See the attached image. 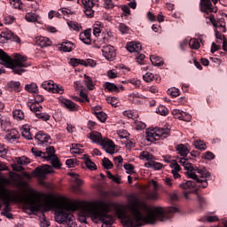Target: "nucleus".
I'll use <instances>...</instances> for the list:
<instances>
[{"mask_svg":"<svg viewBox=\"0 0 227 227\" xmlns=\"http://www.w3.org/2000/svg\"><path fill=\"white\" fill-rule=\"evenodd\" d=\"M128 208L133 218L127 215L124 210L117 212L119 219H123L129 227L143 226L142 223L155 224V223H166L171 219V214L176 212V207H150L146 202L137 198L132 199Z\"/></svg>","mask_w":227,"mask_h":227,"instance_id":"1","label":"nucleus"},{"mask_svg":"<svg viewBox=\"0 0 227 227\" xmlns=\"http://www.w3.org/2000/svg\"><path fill=\"white\" fill-rule=\"evenodd\" d=\"M20 200L32 214H35V212H49L51 207L55 208V221L59 224L70 223L74 219V215L70 212H75L78 208L75 201L65 198L46 200L43 203L35 192L20 196Z\"/></svg>","mask_w":227,"mask_h":227,"instance_id":"2","label":"nucleus"},{"mask_svg":"<svg viewBox=\"0 0 227 227\" xmlns=\"http://www.w3.org/2000/svg\"><path fill=\"white\" fill-rule=\"evenodd\" d=\"M83 212H85L86 215H90L94 223L101 221L106 226H112L114 223L113 215H108L109 206L103 200L85 203L83 205Z\"/></svg>","mask_w":227,"mask_h":227,"instance_id":"3","label":"nucleus"},{"mask_svg":"<svg viewBox=\"0 0 227 227\" xmlns=\"http://www.w3.org/2000/svg\"><path fill=\"white\" fill-rule=\"evenodd\" d=\"M0 61L2 65L6 67L7 68H12L13 74H16L18 75H22L24 72H26V69L30 65L26 62L27 61V57L24 55H20L19 53H16L14 55V59H12L4 51L0 49Z\"/></svg>","mask_w":227,"mask_h":227,"instance_id":"4","label":"nucleus"},{"mask_svg":"<svg viewBox=\"0 0 227 227\" xmlns=\"http://www.w3.org/2000/svg\"><path fill=\"white\" fill-rule=\"evenodd\" d=\"M179 162L182 164V166H184V169H186V175L188 178L196 180L197 184H200L202 189L208 187V178H210V172L207 171L205 168L200 169L198 167H194L185 158H182Z\"/></svg>","mask_w":227,"mask_h":227,"instance_id":"5","label":"nucleus"},{"mask_svg":"<svg viewBox=\"0 0 227 227\" xmlns=\"http://www.w3.org/2000/svg\"><path fill=\"white\" fill-rule=\"evenodd\" d=\"M32 153L38 159H44L47 162H51L52 168L59 169L61 163L59 159L56 156V150L54 146H49L46 148V152H42L35 147H32Z\"/></svg>","mask_w":227,"mask_h":227,"instance_id":"6","label":"nucleus"},{"mask_svg":"<svg viewBox=\"0 0 227 227\" xmlns=\"http://www.w3.org/2000/svg\"><path fill=\"white\" fill-rule=\"evenodd\" d=\"M145 134L147 141L153 143V141H160V139L169 137L170 131L168 129L149 128L146 129Z\"/></svg>","mask_w":227,"mask_h":227,"instance_id":"7","label":"nucleus"},{"mask_svg":"<svg viewBox=\"0 0 227 227\" xmlns=\"http://www.w3.org/2000/svg\"><path fill=\"white\" fill-rule=\"evenodd\" d=\"M0 200L4 205L3 211L10 212V202L12 201V192L6 186L0 184ZM3 208V204L0 202V209Z\"/></svg>","mask_w":227,"mask_h":227,"instance_id":"8","label":"nucleus"},{"mask_svg":"<svg viewBox=\"0 0 227 227\" xmlns=\"http://www.w3.org/2000/svg\"><path fill=\"white\" fill-rule=\"evenodd\" d=\"M206 19H208V21H207V24L211 23L212 26L215 27V29H217V31H222L223 33H226V21L224 20V18H220L216 20L214 15H210V16H207Z\"/></svg>","mask_w":227,"mask_h":227,"instance_id":"9","label":"nucleus"},{"mask_svg":"<svg viewBox=\"0 0 227 227\" xmlns=\"http://www.w3.org/2000/svg\"><path fill=\"white\" fill-rule=\"evenodd\" d=\"M35 141L36 145H38L39 146H43V148L49 146V145L52 143V141L51 140V137L45 134L43 131H39L35 136Z\"/></svg>","mask_w":227,"mask_h":227,"instance_id":"10","label":"nucleus"},{"mask_svg":"<svg viewBox=\"0 0 227 227\" xmlns=\"http://www.w3.org/2000/svg\"><path fill=\"white\" fill-rule=\"evenodd\" d=\"M51 173H54V168L50 165L37 167L34 171V175L37 176V178H45L46 175Z\"/></svg>","mask_w":227,"mask_h":227,"instance_id":"11","label":"nucleus"},{"mask_svg":"<svg viewBox=\"0 0 227 227\" xmlns=\"http://www.w3.org/2000/svg\"><path fill=\"white\" fill-rule=\"evenodd\" d=\"M95 3H98V0H82V4L84 7V13L87 17H94L95 11H93V6Z\"/></svg>","mask_w":227,"mask_h":227,"instance_id":"12","label":"nucleus"},{"mask_svg":"<svg viewBox=\"0 0 227 227\" xmlns=\"http://www.w3.org/2000/svg\"><path fill=\"white\" fill-rule=\"evenodd\" d=\"M101 51L104 58H106V59H107L108 61H113V59L116 58V51L112 45L104 46Z\"/></svg>","mask_w":227,"mask_h":227,"instance_id":"13","label":"nucleus"},{"mask_svg":"<svg viewBox=\"0 0 227 227\" xmlns=\"http://www.w3.org/2000/svg\"><path fill=\"white\" fill-rule=\"evenodd\" d=\"M59 102L61 104V106L66 107V109H67V111H71L72 113H74L75 111H79V106H77V104L74 103L70 99L60 98Z\"/></svg>","mask_w":227,"mask_h":227,"instance_id":"14","label":"nucleus"},{"mask_svg":"<svg viewBox=\"0 0 227 227\" xmlns=\"http://www.w3.org/2000/svg\"><path fill=\"white\" fill-rule=\"evenodd\" d=\"M100 145L103 150L106 152V153H110L111 155L114 153L115 145L113 140H110L109 138H105Z\"/></svg>","mask_w":227,"mask_h":227,"instance_id":"15","label":"nucleus"},{"mask_svg":"<svg viewBox=\"0 0 227 227\" xmlns=\"http://www.w3.org/2000/svg\"><path fill=\"white\" fill-rule=\"evenodd\" d=\"M12 180V184L15 187H27V182L24 181L22 179V176H20V174H14V176H11Z\"/></svg>","mask_w":227,"mask_h":227,"instance_id":"16","label":"nucleus"},{"mask_svg":"<svg viewBox=\"0 0 227 227\" xmlns=\"http://www.w3.org/2000/svg\"><path fill=\"white\" fill-rule=\"evenodd\" d=\"M27 22L42 24V17L36 12H27L25 15Z\"/></svg>","mask_w":227,"mask_h":227,"instance_id":"17","label":"nucleus"},{"mask_svg":"<svg viewBox=\"0 0 227 227\" xmlns=\"http://www.w3.org/2000/svg\"><path fill=\"white\" fill-rule=\"evenodd\" d=\"M200 11L207 15L212 13V12H214L212 2H210V0H200Z\"/></svg>","mask_w":227,"mask_h":227,"instance_id":"18","label":"nucleus"},{"mask_svg":"<svg viewBox=\"0 0 227 227\" xmlns=\"http://www.w3.org/2000/svg\"><path fill=\"white\" fill-rule=\"evenodd\" d=\"M35 43L38 47H51L52 43L49 37L39 35L35 37Z\"/></svg>","mask_w":227,"mask_h":227,"instance_id":"19","label":"nucleus"},{"mask_svg":"<svg viewBox=\"0 0 227 227\" xmlns=\"http://www.w3.org/2000/svg\"><path fill=\"white\" fill-rule=\"evenodd\" d=\"M13 36V32L8 28L4 29L0 33V43H6L8 40H12Z\"/></svg>","mask_w":227,"mask_h":227,"instance_id":"20","label":"nucleus"},{"mask_svg":"<svg viewBox=\"0 0 227 227\" xmlns=\"http://www.w3.org/2000/svg\"><path fill=\"white\" fill-rule=\"evenodd\" d=\"M80 40L86 45L91 43V29H86L83 32L80 33Z\"/></svg>","mask_w":227,"mask_h":227,"instance_id":"21","label":"nucleus"},{"mask_svg":"<svg viewBox=\"0 0 227 227\" xmlns=\"http://www.w3.org/2000/svg\"><path fill=\"white\" fill-rule=\"evenodd\" d=\"M126 49L129 52H141L143 46L141 43L130 42L127 43Z\"/></svg>","mask_w":227,"mask_h":227,"instance_id":"22","label":"nucleus"},{"mask_svg":"<svg viewBox=\"0 0 227 227\" xmlns=\"http://www.w3.org/2000/svg\"><path fill=\"white\" fill-rule=\"evenodd\" d=\"M169 167L171 168V173L173 175L174 180H178V178H180V170L182 169L180 168V165H178V162L176 161H172V163L169 165Z\"/></svg>","mask_w":227,"mask_h":227,"instance_id":"23","label":"nucleus"},{"mask_svg":"<svg viewBox=\"0 0 227 227\" xmlns=\"http://www.w3.org/2000/svg\"><path fill=\"white\" fill-rule=\"evenodd\" d=\"M21 136L27 141H31V139H33V135H31V127L28 124H25L21 127Z\"/></svg>","mask_w":227,"mask_h":227,"instance_id":"24","label":"nucleus"},{"mask_svg":"<svg viewBox=\"0 0 227 227\" xmlns=\"http://www.w3.org/2000/svg\"><path fill=\"white\" fill-rule=\"evenodd\" d=\"M194 181H186L184 183H181L179 184L180 189H194V187H196V185H198V187H203V186H200L201 185V184L198 183V181H196L195 179H193Z\"/></svg>","mask_w":227,"mask_h":227,"instance_id":"25","label":"nucleus"},{"mask_svg":"<svg viewBox=\"0 0 227 227\" xmlns=\"http://www.w3.org/2000/svg\"><path fill=\"white\" fill-rule=\"evenodd\" d=\"M89 138L92 143H96L97 145H101L104 138H102V134L98 131H92L90 133Z\"/></svg>","mask_w":227,"mask_h":227,"instance_id":"26","label":"nucleus"},{"mask_svg":"<svg viewBox=\"0 0 227 227\" xmlns=\"http://www.w3.org/2000/svg\"><path fill=\"white\" fill-rule=\"evenodd\" d=\"M59 49L63 52H72L75 49V44L70 41H66L60 44Z\"/></svg>","mask_w":227,"mask_h":227,"instance_id":"27","label":"nucleus"},{"mask_svg":"<svg viewBox=\"0 0 227 227\" xmlns=\"http://www.w3.org/2000/svg\"><path fill=\"white\" fill-rule=\"evenodd\" d=\"M84 84H85L86 88L91 91V90H95V86H96L97 82L95 81H93V78H91L88 74H84Z\"/></svg>","mask_w":227,"mask_h":227,"instance_id":"28","label":"nucleus"},{"mask_svg":"<svg viewBox=\"0 0 227 227\" xmlns=\"http://www.w3.org/2000/svg\"><path fill=\"white\" fill-rule=\"evenodd\" d=\"M143 79L145 82H152L155 79L156 82H160V76L158 74H153L152 73H146L145 74L143 75Z\"/></svg>","mask_w":227,"mask_h":227,"instance_id":"29","label":"nucleus"},{"mask_svg":"<svg viewBox=\"0 0 227 227\" xmlns=\"http://www.w3.org/2000/svg\"><path fill=\"white\" fill-rule=\"evenodd\" d=\"M176 152H178L179 155H181L182 157H187V155H189V148L184 145V144H180L178 145L176 147Z\"/></svg>","mask_w":227,"mask_h":227,"instance_id":"30","label":"nucleus"},{"mask_svg":"<svg viewBox=\"0 0 227 227\" xmlns=\"http://www.w3.org/2000/svg\"><path fill=\"white\" fill-rule=\"evenodd\" d=\"M19 131L15 129H12L8 131L6 135V138L10 141V143H13L16 139H19Z\"/></svg>","mask_w":227,"mask_h":227,"instance_id":"31","label":"nucleus"},{"mask_svg":"<svg viewBox=\"0 0 227 227\" xmlns=\"http://www.w3.org/2000/svg\"><path fill=\"white\" fill-rule=\"evenodd\" d=\"M41 88H43V90H45V91L52 93V90L54 89V82L52 80L44 81L41 84Z\"/></svg>","mask_w":227,"mask_h":227,"instance_id":"32","label":"nucleus"},{"mask_svg":"<svg viewBox=\"0 0 227 227\" xmlns=\"http://www.w3.org/2000/svg\"><path fill=\"white\" fill-rule=\"evenodd\" d=\"M12 126V123L10 122V118L6 116H2V119H0V127L2 130H6L10 129Z\"/></svg>","mask_w":227,"mask_h":227,"instance_id":"33","label":"nucleus"},{"mask_svg":"<svg viewBox=\"0 0 227 227\" xmlns=\"http://www.w3.org/2000/svg\"><path fill=\"white\" fill-rule=\"evenodd\" d=\"M105 90H107L108 91H112L113 93H120V88L116 86V84L106 82L104 84Z\"/></svg>","mask_w":227,"mask_h":227,"instance_id":"34","label":"nucleus"},{"mask_svg":"<svg viewBox=\"0 0 227 227\" xmlns=\"http://www.w3.org/2000/svg\"><path fill=\"white\" fill-rule=\"evenodd\" d=\"M145 200H151V201H157L159 200V192L153 191L145 192Z\"/></svg>","mask_w":227,"mask_h":227,"instance_id":"35","label":"nucleus"},{"mask_svg":"<svg viewBox=\"0 0 227 227\" xmlns=\"http://www.w3.org/2000/svg\"><path fill=\"white\" fill-rule=\"evenodd\" d=\"M67 26L71 29V31L79 32L82 28L81 24L77 23L76 21H67Z\"/></svg>","mask_w":227,"mask_h":227,"instance_id":"36","label":"nucleus"},{"mask_svg":"<svg viewBox=\"0 0 227 227\" xmlns=\"http://www.w3.org/2000/svg\"><path fill=\"white\" fill-rule=\"evenodd\" d=\"M84 158L86 168H88V169H90V171H95V169H97V165H95V162L90 160L88 155H84Z\"/></svg>","mask_w":227,"mask_h":227,"instance_id":"37","label":"nucleus"},{"mask_svg":"<svg viewBox=\"0 0 227 227\" xmlns=\"http://www.w3.org/2000/svg\"><path fill=\"white\" fill-rule=\"evenodd\" d=\"M26 91H28V93H38V85L35 82H32L30 84H27L25 86Z\"/></svg>","mask_w":227,"mask_h":227,"instance_id":"38","label":"nucleus"},{"mask_svg":"<svg viewBox=\"0 0 227 227\" xmlns=\"http://www.w3.org/2000/svg\"><path fill=\"white\" fill-rule=\"evenodd\" d=\"M150 59H151V62L153 63V65H154V67H160V66L164 65V62H162V59L160 57L152 55L150 57Z\"/></svg>","mask_w":227,"mask_h":227,"instance_id":"39","label":"nucleus"},{"mask_svg":"<svg viewBox=\"0 0 227 227\" xmlns=\"http://www.w3.org/2000/svg\"><path fill=\"white\" fill-rule=\"evenodd\" d=\"M12 115H13V119L18 120V121L24 120V117H25L24 112H22V110L20 109L14 110L12 112Z\"/></svg>","mask_w":227,"mask_h":227,"instance_id":"40","label":"nucleus"},{"mask_svg":"<svg viewBox=\"0 0 227 227\" xmlns=\"http://www.w3.org/2000/svg\"><path fill=\"white\" fill-rule=\"evenodd\" d=\"M95 116L101 123H106V121L107 120V114L102 111L95 112Z\"/></svg>","mask_w":227,"mask_h":227,"instance_id":"41","label":"nucleus"},{"mask_svg":"<svg viewBox=\"0 0 227 227\" xmlns=\"http://www.w3.org/2000/svg\"><path fill=\"white\" fill-rule=\"evenodd\" d=\"M8 88H10L11 90H12L13 91H20V82H13L11 81L8 84H7Z\"/></svg>","mask_w":227,"mask_h":227,"instance_id":"42","label":"nucleus"},{"mask_svg":"<svg viewBox=\"0 0 227 227\" xmlns=\"http://www.w3.org/2000/svg\"><path fill=\"white\" fill-rule=\"evenodd\" d=\"M157 114H160V116H168L169 110L162 105H160L156 109Z\"/></svg>","mask_w":227,"mask_h":227,"instance_id":"43","label":"nucleus"},{"mask_svg":"<svg viewBox=\"0 0 227 227\" xmlns=\"http://www.w3.org/2000/svg\"><path fill=\"white\" fill-rule=\"evenodd\" d=\"M202 223H215V221H219L217 215H206L200 220Z\"/></svg>","mask_w":227,"mask_h":227,"instance_id":"44","label":"nucleus"},{"mask_svg":"<svg viewBox=\"0 0 227 227\" xmlns=\"http://www.w3.org/2000/svg\"><path fill=\"white\" fill-rule=\"evenodd\" d=\"M107 104L113 106V107H118V104H120V99L116 97H107L106 98Z\"/></svg>","mask_w":227,"mask_h":227,"instance_id":"45","label":"nucleus"},{"mask_svg":"<svg viewBox=\"0 0 227 227\" xmlns=\"http://www.w3.org/2000/svg\"><path fill=\"white\" fill-rule=\"evenodd\" d=\"M189 45L191 49H193L194 51H198L200 49V41L196 38H192L189 42Z\"/></svg>","mask_w":227,"mask_h":227,"instance_id":"46","label":"nucleus"},{"mask_svg":"<svg viewBox=\"0 0 227 227\" xmlns=\"http://www.w3.org/2000/svg\"><path fill=\"white\" fill-rule=\"evenodd\" d=\"M134 125H135L136 130H145V129H146V123L139 120H135Z\"/></svg>","mask_w":227,"mask_h":227,"instance_id":"47","label":"nucleus"},{"mask_svg":"<svg viewBox=\"0 0 227 227\" xmlns=\"http://www.w3.org/2000/svg\"><path fill=\"white\" fill-rule=\"evenodd\" d=\"M139 158L141 160H153V155L150 154V153L146 151L142 152Z\"/></svg>","mask_w":227,"mask_h":227,"instance_id":"48","label":"nucleus"},{"mask_svg":"<svg viewBox=\"0 0 227 227\" xmlns=\"http://www.w3.org/2000/svg\"><path fill=\"white\" fill-rule=\"evenodd\" d=\"M35 116L38 120H42V121H49L51 120V115L47 113H37Z\"/></svg>","mask_w":227,"mask_h":227,"instance_id":"49","label":"nucleus"},{"mask_svg":"<svg viewBox=\"0 0 227 227\" xmlns=\"http://www.w3.org/2000/svg\"><path fill=\"white\" fill-rule=\"evenodd\" d=\"M194 146L197 148V150H202L205 151L207 150V144L201 140H197L194 142Z\"/></svg>","mask_w":227,"mask_h":227,"instance_id":"50","label":"nucleus"},{"mask_svg":"<svg viewBox=\"0 0 227 227\" xmlns=\"http://www.w3.org/2000/svg\"><path fill=\"white\" fill-rule=\"evenodd\" d=\"M168 93L170 95V97L176 98L180 96V90L176 87H172L168 89Z\"/></svg>","mask_w":227,"mask_h":227,"instance_id":"51","label":"nucleus"},{"mask_svg":"<svg viewBox=\"0 0 227 227\" xmlns=\"http://www.w3.org/2000/svg\"><path fill=\"white\" fill-rule=\"evenodd\" d=\"M51 93H59V95H63V93H65V90L63 89V86L58 84L56 85V83H54Z\"/></svg>","mask_w":227,"mask_h":227,"instance_id":"52","label":"nucleus"},{"mask_svg":"<svg viewBox=\"0 0 227 227\" xmlns=\"http://www.w3.org/2000/svg\"><path fill=\"white\" fill-rule=\"evenodd\" d=\"M9 1L12 8H15V10H20L22 6V2L20 0H9Z\"/></svg>","mask_w":227,"mask_h":227,"instance_id":"53","label":"nucleus"},{"mask_svg":"<svg viewBox=\"0 0 227 227\" xmlns=\"http://www.w3.org/2000/svg\"><path fill=\"white\" fill-rule=\"evenodd\" d=\"M82 67H91L93 68L94 67H97V62L91 59H83Z\"/></svg>","mask_w":227,"mask_h":227,"instance_id":"54","label":"nucleus"},{"mask_svg":"<svg viewBox=\"0 0 227 227\" xmlns=\"http://www.w3.org/2000/svg\"><path fill=\"white\" fill-rule=\"evenodd\" d=\"M15 22V17L12 15H5L4 16V23L10 25Z\"/></svg>","mask_w":227,"mask_h":227,"instance_id":"55","label":"nucleus"},{"mask_svg":"<svg viewBox=\"0 0 227 227\" xmlns=\"http://www.w3.org/2000/svg\"><path fill=\"white\" fill-rule=\"evenodd\" d=\"M29 107H30V111L35 113V116H36V114L41 113L43 109L42 106L36 105V104H32Z\"/></svg>","mask_w":227,"mask_h":227,"instance_id":"56","label":"nucleus"},{"mask_svg":"<svg viewBox=\"0 0 227 227\" xmlns=\"http://www.w3.org/2000/svg\"><path fill=\"white\" fill-rule=\"evenodd\" d=\"M69 63H70V65H72V67H79V65L82 66V63H84V59H71Z\"/></svg>","mask_w":227,"mask_h":227,"instance_id":"57","label":"nucleus"},{"mask_svg":"<svg viewBox=\"0 0 227 227\" xmlns=\"http://www.w3.org/2000/svg\"><path fill=\"white\" fill-rule=\"evenodd\" d=\"M123 114L126 116V118H130L131 120H136V118H137V114H136V113L132 112L131 110L124 111Z\"/></svg>","mask_w":227,"mask_h":227,"instance_id":"58","label":"nucleus"},{"mask_svg":"<svg viewBox=\"0 0 227 227\" xmlns=\"http://www.w3.org/2000/svg\"><path fill=\"white\" fill-rule=\"evenodd\" d=\"M102 162L106 169H113V162L109 159L104 158Z\"/></svg>","mask_w":227,"mask_h":227,"instance_id":"59","label":"nucleus"},{"mask_svg":"<svg viewBox=\"0 0 227 227\" xmlns=\"http://www.w3.org/2000/svg\"><path fill=\"white\" fill-rule=\"evenodd\" d=\"M71 153H75L79 155L80 153H82V149L79 147V145H73L72 148L70 149Z\"/></svg>","mask_w":227,"mask_h":227,"instance_id":"60","label":"nucleus"},{"mask_svg":"<svg viewBox=\"0 0 227 227\" xmlns=\"http://www.w3.org/2000/svg\"><path fill=\"white\" fill-rule=\"evenodd\" d=\"M119 31L121 33V35H127L129 31V28L127 27V25L121 23L119 25Z\"/></svg>","mask_w":227,"mask_h":227,"instance_id":"61","label":"nucleus"},{"mask_svg":"<svg viewBox=\"0 0 227 227\" xmlns=\"http://www.w3.org/2000/svg\"><path fill=\"white\" fill-rule=\"evenodd\" d=\"M17 163L20 164V166H25V164H29V159L26 156L20 157L17 160Z\"/></svg>","mask_w":227,"mask_h":227,"instance_id":"62","label":"nucleus"},{"mask_svg":"<svg viewBox=\"0 0 227 227\" xmlns=\"http://www.w3.org/2000/svg\"><path fill=\"white\" fill-rule=\"evenodd\" d=\"M124 169L128 175H132L134 173V165L130 163L124 164Z\"/></svg>","mask_w":227,"mask_h":227,"instance_id":"63","label":"nucleus"},{"mask_svg":"<svg viewBox=\"0 0 227 227\" xmlns=\"http://www.w3.org/2000/svg\"><path fill=\"white\" fill-rule=\"evenodd\" d=\"M180 120L183 121H191V120H192V117L191 116V114H189L185 112H183Z\"/></svg>","mask_w":227,"mask_h":227,"instance_id":"64","label":"nucleus"}]
</instances>
